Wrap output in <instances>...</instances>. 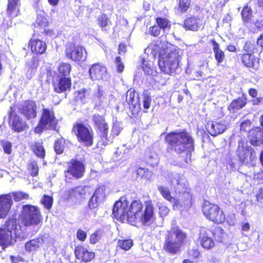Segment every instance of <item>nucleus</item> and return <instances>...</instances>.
<instances>
[{
    "label": "nucleus",
    "mask_w": 263,
    "mask_h": 263,
    "mask_svg": "<svg viewBox=\"0 0 263 263\" xmlns=\"http://www.w3.org/2000/svg\"><path fill=\"white\" fill-rule=\"evenodd\" d=\"M112 212L116 219L134 226H150L155 220L154 208L151 202H147L145 208L140 200H135L129 205L123 197L116 202Z\"/></svg>",
    "instance_id": "nucleus-1"
},
{
    "label": "nucleus",
    "mask_w": 263,
    "mask_h": 263,
    "mask_svg": "<svg viewBox=\"0 0 263 263\" xmlns=\"http://www.w3.org/2000/svg\"><path fill=\"white\" fill-rule=\"evenodd\" d=\"M145 52H150L155 56L158 54V66L164 73L171 75L174 73L179 66L183 54L181 49L167 42L159 40L151 43L145 49Z\"/></svg>",
    "instance_id": "nucleus-2"
},
{
    "label": "nucleus",
    "mask_w": 263,
    "mask_h": 263,
    "mask_svg": "<svg viewBox=\"0 0 263 263\" xmlns=\"http://www.w3.org/2000/svg\"><path fill=\"white\" fill-rule=\"evenodd\" d=\"M26 230L16 224V220L10 219L0 228V245L3 248L12 245L17 239L25 237Z\"/></svg>",
    "instance_id": "nucleus-3"
},
{
    "label": "nucleus",
    "mask_w": 263,
    "mask_h": 263,
    "mask_svg": "<svg viewBox=\"0 0 263 263\" xmlns=\"http://www.w3.org/2000/svg\"><path fill=\"white\" fill-rule=\"evenodd\" d=\"M186 237V234L181 230L178 227L173 228L165 235L163 250L171 254H177Z\"/></svg>",
    "instance_id": "nucleus-4"
},
{
    "label": "nucleus",
    "mask_w": 263,
    "mask_h": 263,
    "mask_svg": "<svg viewBox=\"0 0 263 263\" xmlns=\"http://www.w3.org/2000/svg\"><path fill=\"white\" fill-rule=\"evenodd\" d=\"M166 140L178 153L185 151L191 152L194 150L193 139L186 132L170 133L166 136Z\"/></svg>",
    "instance_id": "nucleus-5"
},
{
    "label": "nucleus",
    "mask_w": 263,
    "mask_h": 263,
    "mask_svg": "<svg viewBox=\"0 0 263 263\" xmlns=\"http://www.w3.org/2000/svg\"><path fill=\"white\" fill-rule=\"evenodd\" d=\"M19 220L24 224L23 227L25 230V227L39 224L42 220V216L38 207L27 204L23 207Z\"/></svg>",
    "instance_id": "nucleus-6"
},
{
    "label": "nucleus",
    "mask_w": 263,
    "mask_h": 263,
    "mask_svg": "<svg viewBox=\"0 0 263 263\" xmlns=\"http://www.w3.org/2000/svg\"><path fill=\"white\" fill-rule=\"evenodd\" d=\"M202 211L206 219L214 223H221L226 220L223 210L217 204L205 201L203 204Z\"/></svg>",
    "instance_id": "nucleus-7"
},
{
    "label": "nucleus",
    "mask_w": 263,
    "mask_h": 263,
    "mask_svg": "<svg viewBox=\"0 0 263 263\" xmlns=\"http://www.w3.org/2000/svg\"><path fill=\"white\" fill-rule=\"evenodd\" d=\"M58 121L52 109H43L40 123L34 129L36 133L40 134L44 129H55Z\"/></svg>",
    "instance_id": "nucleus-8"
},
{
    "label": "nucleus",
    "mask_w": 263,
    "mask_h": 263,
    "mask_svg": "<svg viewBox=\"0 0 263 263\" xmlns=\"http://www.w3.org/2000/svg\"><path fill=\"white\" fill-rule=\"evenodd\" d=\"M73 132L79 142L87 146H90L93 143V132L83 124H77L73 128Z\"/></svg>",
    "instance_id": "nucleus-9"
},
{
    "label": "nucleus",
    "mask_w": 263,
    "mask_h": 263,
    "mask_svg": "<svg viewBox=\"0 0 263 263\" xmlns=\"http://www.w3.org/2000/svg\"><path fill=\"white\" fill-rule=\"evenodd\" d=\"M93 121L97 126L101 140L99 142L101 144L106 145L108 142L107 133L108 131V124L104 118L99 115H95L92 118Z\"/></svg>",
    "instance_id": "nucleus-10"
},
{
    "label": "nucleus",
    "mask_w": 263,
    "mask_h": 263,
    "mask_svg": "<svg viewBox=\"0 0 263 263\" xmlns=\"http://www.w3.org/2000/svg\"><path fill=\"white\" fill-rule=\"evenodd\" d=\"M66 56L72 61L83 62L87 59V52L85 48L81 46H71L66 50Z\"/></svg>",
    "instance_id": "nucleus-11"
},
{
    "label": "nucleus",
    "mask_w": 263,
    "mask_h": 263,
    "mask_svg": "<svg viewBox=\"0 0 263 263\" xmlns=\"http://www.w3.org/2000/svg\"><path fill=\"white\" fill-rule=\"evenodd\" d=\"M237 153L243 162L253 161L256 158L254 149L250 146L247 145L244 141L239 142Z\"/></svg>",
    "instance_id": "nucleus-12"
},
{
    "label": "nucleus",
    "mask_w": 263,
    "mask_h": 263,
    "mask_svg": "<svg viewBox=\"0 0 263 263\" xmlns=\"http://www.w3.org/2000/svg\"><path fill=\"white\" fill-rule=\"evenodd\" d=\"M212 231L205 228L200 230L199 240L201 245L205 249L209 250L214 246V242L212 238Z\"/></svg>",
    "instance_id": "nucleus-13"
},
{
    "label": "nucleus",
    "mask_w": 263,
    "mask_h": 263,
    "mask_svg": "<svg viewBox=\"0 0 263 263\" xmlns=\"http://www.w3.org/2000/svg\"><path fill=\"white\" fill-rule=\"evenodd\" d=\"M91 192L89 186H78L69 191V196L74 198L79 202L88 197Z\"/></svg>",
    "instance_id": "nucleus-14"
},
{
    "label": "nucleus",
    "mask_w": 263,
    "mask_h": 263,
    "mask_svg": "<svg viewBox=\"0 0 263 263\" xmlns=\"http://www.w3.org/2000/svg\"><path fill=\"white\" fill-rule=\"evenodd\" d=\"M205 20L203 16L192 17L187 18L184 21V27L186 29L196 31L202 28L205 24Z\"/></svg>",
    "instance_id": "nucleus-15"
},
{
    "label": "nucleus",
    "mask_w": 263,
    "mask_h": 263,
    "mask_svg": "<svg viewBox=\"0 0 263 263\" xmlns=\"http://www.w3.org/2000/svg\"><path fill=\"white\" fill-rule=\"evenodd\" d=\"M18 108L21 112L28 119L36 117V105L34 102H25L19 106Z\"/></svg>",
    "instance_id": "nucleus-16"
},
{
    "label": "nucleus",
    "mask_w": 263,
    "mask_h": 263,
    "mask_svg": "<svg viewBox=\"0 0 263 263\" xmlns=\"http://www.w3.org/2000/svg\"><path fill=\"white\" fill-rule=\"evenodd\" d=\"M85 167L83 163L79 161L72 160L69 163L68 173L76 178H81L84 174Z\"/></svg>",
    "instance_id": "nucleus-17"
},
{
    "label": "nucleus",
    "mask_w": 263,
    "mask_h": 263,
    "mask_svg": "<svg viewBox=\"0 0 263 263\" xmlns=\"http://www.w3.org/2000/svg\"><path fill=\"white\" fill-rule=\"evenodd\" d=\"M106 73V68L99 64H93L89 69L90 77L92 80H102Z\"/></svg>",
    "instance_id": "nucleus-18"
},
{
    "label": "nucleus",
    "mask_w": 263,
    "mask_h": 263,
    "mask_svg": "<svg viewBox=\"0 0 263 263\" xmlns=\"http://www.w3.org/2000/svg\"><path fill=\"white\" fill-rule=\"evenodd\" d=\"M249 140L251 144L259 145L263 142V130L259 127H255L249 131Z\"/></svg>",
    "instance_id": "nucleus-19"
},
{
    "label": "nucleus",
    "mask_w": 263,
    "mask_h": 263,
    "mask_svg": "<svg viewBox=\"0 0 263 263\" xmlns=\"http://www.w3.org/2000/svg\"><path fill=\"white\" fill-rule=\"evenodd\" d=\"M29 47L33 53L41 54L45 52L47 45L43 41L39 39H31L29 43Z\"/></svg>",
    "instance_id": "nucleus-20"
},
{
    "label": "nucleus",
    "mask_w": 263,
    "mask_h": 263,
    "mask_svg": "<svg viewBox=\"0 0 263 263\" xmlns=\"http://www.w3.org/2000/svg\"><path fill=\"white\" fill-rule=\"evenodd\" d=\"M158 189L163 197L172 204L174 210L180 209L182 204H180L178 199L171 195V192L167 187L161 186H159Z\"/></svg>",
    "instance_id": "nucleus-21"
},
{
    "label": "nucleus",
    "mask_w": 263,
    "mask_h": 263,
    "mask_svg": "<svg viewBox=\"0 0 263 263\" xmlns=\"http://www.w3.org/2000/svg\"><path fill=\"white\" fill-rule=\"evenodd\" d=\"M12 203V200L9 195H5L0 197V218H4L7 216Z\"/></svg>",
    "instance_id": "nucleus-22"
},
{
    "label": "nucleus",
    "mask_w": 263,
    "mask_h": 263,
    "mask_svg": "<svg viewBox=\"0 0 263 263\" xmlns=\"http://www.w3.org/2000/svg\"><path fill=\"white\" fill-rule=\"evenodd\" d=\"M209 133L213 136H216L222 133L226 129L223 123L217 121H209L206 125Z\"/></svg>",
    "instance_id": "nucleus-23"
},
{
    "label": "nucleus",
    "mask_w": 263,
    "mask_h": 263,
    "mask_svg": "<svg viewBox=\"0 0 263 263\" xmlns=\"http://www.w3.org/2000/svg\"><path fill=\"white\" fill-rule=\"evenodd\" d=\"M75 254L78 258L84 261H89L95 257L93 252H89L87 249L82 246H78L75 250Z\"/></svg>",
    "instance_id": "nucleus-24"
},
{
    "label": "nucleus",
    "mask_w": 263,
    "mask_h": 263,
    "mask_svg": "<svg viewBox=\"0 0 263 263\" xmlns=\"http://www.w3.org/2000/svg\"><path fill=\"white\" fill-rule=\"evenodd\" d=\"M9 124L12 129L20 132L25 129V123L16 115L11 114L10 116Z\"/></svg>",
    "instance_id": "nucleus-25"
},
{
    "label": "nucleus",
    "mask_w": 263,
    "mask_h": 263,
    "mask_svg": "<svg viewBox=\"0 0 263 263\" xmlns=\"http://www.w3.org/2000/svg\"><path fill=\"white\" fill-rule=\"evenodd\" d=\"M187 187L184 188L186 190L183 193H181L179 194V199L178 200L180 204H182V206L179 210H182L184 209L189 208L192 204V196L187 191Z\"/></svg>",
    "instance_id": "nucleus-26"
},
{
    "label": "nucleus",
    "mask_w": 263,
    "mask_h": 263,
    "mask_svg": "<svg viewBox=\"0 0 263 263\" xmlns=\"http://www.w3.org/2000/svg\"><path fill=\"white\" fill-rule=\"evenodd\" d=\"M20 0H8L7 13L12 17L17 16L20 13Z\"/></svg>",
    "instance_id": "nucleus-27"
},
{
    "label": "nucleus",
    "mask_w": 263,
    "mask_h": 263,
    "mask_svg": "<svg viewBox=\"0 0 263 263\" xmlns=\"http://www.w3.org/2000/svg\"><path fill=\"white\" fill-rule=\"evenodd\" d=\"M170 181L174 186H182L183 188H186L187 183L182 175L179 174H172L170 177Z\"/></svg>",
    "instance_id": "nucleus-28"
},
{
    "label": "nucleus",
    "mask_w": 263,
    "mask_h": 263,
    "mask_svg": "<svg viewBox=\"0 0 263 263\" xmlns=\"http://www.w3.org/2000/svg\"><path fill=\"white\" fill-rule=\"evenodd\" d=\"M242 62L243 64L249 67H254L258 64V60L253 54L247 53L242 57Z\"/></svg>",
    "instance_id": "nucleus-29"
},
{
    "label": "nucleus",
    "mask_w": 263,
    "mask_h": 263,
    "mask_svg": "<svg viewBox=\"0 0 263 263\" xmlns=\"http://www.w3.org/2000/svg\"><path fill=\"white\" fill-rule=\"evenodd\" d=\"M137 178L149 181L152 180L153 173L146 168L139 167L135 171Z\"/></svg>",
    "instance_id": "nucleus-30"
},
{
    "label": "nucleus",
    "mask_w": 263,
    "mask_h": 263,
    "mask_svg": "<svg viewBox=\"0 0 263 263\" xmlns=\"http://www.w3.org/2000/svg\"><path fill=\"white\" fill-rule=\"evenodd\" d=\"M43 243V239L41 238H35L28 241L25 245V249L27 251L34 252L37 250Z\"/></svg>",
    "instance_id": "nucleus-31"
},
{
    "label": "nucleus",
    "mask_w": 263,
    "mask_h": 263,
    "mask_svg": "<svg viewBox=\"0 0 263 263\" xmlns=\"http://www.w3.org/2000/svg\"><path fill=\"white\" fill-rule=\"evenodd\" d=\"M247 103V98L245 96L233 100L230 104L229 109L234 111L235 110H238L243 107Z\"/></svg>",
    "instance_id": "nucleus-32"
},
{
    "label": "nucleus",
    "mask_w": 263,
    "mask_h": 263,
    "mask_svg": "<svg viewBox=\"0 0 263 263\" xmlns=\"http://www.w3.org/2000/svg\"><path fill=\"white\" fill-rule=\"evenodd\" d=\"M35 8L36 9L37 13L36 23L42 26H46L48 24L47 19L45 16V12L41 9L38 3H36Z\"/></svg>",
    "instance_id": "nucleus-33"
},
{
    "label": "nucleus",
    "mask_w": 263,
    "mask_h": 263,
    "mask_svg": "<svg viewBox=\"0 0 263 263\" xmlns=\"http://www.w3.org/2000/svg\"><path fill=\"white\" fill-rule=\"evenodd\" d=\"M126 100L128 105L136 107L139 102V99L134 89H130L127 91Z\"/></svg>",
    "instance_id": "nucleus-34"
},
{
    "label": "nucleus",
    "mask_w": 263,
    "mask_h": 263,
    "mask_svg": "<svg viewBox=\"0 0 263 263\" xmlns=\"http://www.w3.org/2000/svg\"><path fill=\"white\" fill-rule=\"evenodd\" d=\"M70 87V81L68 78L64 77L61 79L57 86L55 87V90L58 92L66 91Z\"/></svg>",
    "instance_id": "nucleus-35"
},
{
    "label": "nucleus",
    "mask_w": 263,
    "mask_h": 263,
    "mask_svg": "<svg viewBox=\"0 0 263 263\" xmlns=\"http://www.w3.org/2000/svg\"><path fill=\"white\" fill-rule=\"evenodd\" d=\"M213 51L215 57L218 64L223 62L225 55L224 52L220 49L219 44L215 41H212Z\"/></svg>",
    "instance_id": "nucleus-36"
},
{
    "label": "nucleus",
    "mask_w": 263,
    "mask_h": 263,
    "mask_svg": "<svg viewBox=\"0 0 263 263\" xmlns=\"http://www.w3.org/2000/svg\"><path fill=\"white\" fill-rule=\"evenodd\" d=\"M106 189L104 186L98 187L95 191L93 196L97 198L96 200L103 201L105 198Z\"/></svg>",
    "instance_id": "nucleus-37"
},
{
    "label": "nucleus",
    "mask_w": 263,
    "mask_h": 263,
    "mask_svg": "<svg viewBox=\"0 0 263 263\" xmlns=\"http://www.w3.org/2000/svg\"><path fill=\"white\" fill-rule=\"evenodd\" d=\"M212 236L217 241L222 242L224 238L225 233L221 227H217L212 231Z\"/></svg>",
    "instance_id": "nucleus-38"
},
{
    "label": "nucleus",
    "mask_w": 263,
    "mask_h": 263,
    "mask_svg": "<svg viewBox=\"0 0 263 263\" xmlns=\"http://www.w3.org/2000/svg\"><path fill=\"white\" fill-rule=\"evenodd\" d=\"M133 245L132 239L119 240L118 241V247L125 251L129 250Z\"/></svg>",
    "instance_id": "nucleus-39"
},
{
    "label": "nucleus",
    "mask_w": 263,
    "mask_h": 263,
    "mask_svg": "<svg viewBox=\"0 0 263 263\" xmlns=\"http://www.w3.org/2000/svg\"><path fill=\"white\" fill-rule=\"evenodd\" d=\"M70 70L71 65L67 63H62L58 67L59 73L63 76H67L69 74Z\"/></svg>",
    "instance_id": "nucleus-40"
},
{
    "label": "nucleus",
    "mask_w": 263,
    "mask_h": 263,
    "mask_svg": "<svg viewBox=\"0 0 263 263\" xmlns=\"http://www.w3.org/2000/svg\"><path fill=\"white\" fill-rule=\"evenodd\" d=\"M252 14V9L248 6H245L241 12L242 18L243 22H249Z\"/></svg>",
    "instance_id": "nucleus-41"
},
{
    "label": "nucleus",
    "mask_w": 263,
    "mask_h": 263,
    "mask_svg": "<svg viewBox=\"0 0 263 263\" xmlns=\"http://www.w3.org/2000/svg\"><path fill=\"white\" fill-rule=\"evenodd\" d=\"M32 149L37 156L41 158H43L45 156V149L40 143H36L32 147Z\"/></svg>",
    "instance_id": "nucleus-42"
},
{
    "label": "nucleus",
    "mask_w": 263,
    "mask_h": 263,
    "mask_svg": "<svg viewBox=\"0 0 263 263\" xmlns=\"http://www.w3.org/2000/svg\"><path fill=\"white\" fill-rule=\"evenodd\" d=\"M190 5V0H179L178 11L181 13L186 12L189 9Z\"/></svg>",
    "instance_id": "nucleus-43"
},
{
    "label": "nucleus",
    "mask_w": 263,
    "mask_h": 263,
    "mask_svg": "<svg viewBox=\"0 0 263 263\" xmlns=\"http://www.w3.org/2000/svg\"><path fill=\"white\" fill-rule=\"evenodd\" d=\"M41 203L48 210L51 209L53 203V198L51 196L44 195L41 199Z\"/></svg>",
    "instance_id": "nucleus-44"
},
{
    "label": "nucleus",
    "mask_w": 263,
    "mask_h": 263,
    "mask_svg": "<svg viewBox=\"0 0 263 263\" xmlns=\"http://www.w3.org/2000/svg\"><path fill=\"white\" fill-rule=\"evenodd\" d=\"M156 23L160 29H165L170 28L171 24L167 19L158 17L156 19Z\"/></svg>",
    "instance_id": "nucleus-45"
},
{
    "label": "nucleus",
    "mask_w": 263,
    "mask_h": 263,
    "mask_svg": "<svg viewBox=\"0 0 263 263\" xmlns=\"http://www.w3.org/2000/svg\"><path fill=\"white\" fill-rule=\"evenodd\" d=\"M159 214L162 217H165L170 212V209L162 203L158 204Z\"/></svg>",
    "instance_id": "nucleus-46"
},
{
    "label": "nucleus",
    "mask_w": 263,
    "mask_h": 263,
    "mask_svg": "<svg viewBox=\"0 0 263 263\" xmlns=\"http://www.w3.org/2000/svg\"><path fill=\"white\" fill-rule=\"evenodd\" d=\"M98 23L103 29L106 27L108 24V18L106 15L102 14L98 18Z\"/></svg>",
    "instance_id": "nucleus-47"
},
{
    "label": "nucleus",
    "mask_w": 263,
    "mask_h": 263,
    "mask_svg": "<svg viewBox=\"0 0 263 263\" xmlns=\"http://www.w3.org/2000/svg\"><path fill=\"white\" fill-rule=\"evenodd\" d=\"M63 142L64 140L63 139H59L55 142L54 150L58 154L62 153L63 151Z\"/></svg>",
    "instance_id": "nucleus-48"
},
{
    "label": "nucleus",
    "mask_w": 263,
    "mask_h": 263,
    "mask_svg": "<svg viewBox=\"0 0 263 263\" xmlns=\"http://www.w3.org/2000/svg\"><path fill=\"white\" fill-rule=\"evenodd\" d=\"M13 197L15 200L18 201L23 199H27L29 196L24 192L18 191L13 193Z\"/></svg>",
    "instance_id": "nucleus-49"
},
{
    "label": "nucleus",
    "mask_w": 263,
    "mask_h": 263,
    "mask_svg": "<svg viewBox=\"0 0 263 263\" xmlns=\"http://www.w3.org/2000/svg\"><path fill=\"white\" fill-rule=\"evenodd\" d=\"M152 99L151 97L146 93L143 94V107L145 109H148L150 107Z\"/></svg>",
    "instance_id": "nucleus-50"
},
{
    "label": "nucleus",
    "mask_w": 263,
    "mask_h": 263,
    "mask_svg": "<svg viewBox=\"0 0 263 263\" xmlns=\"http://www.w3.org/2000/svg\"><path fill=\"white\" fill-rule=\"evenodd\" d=\"M161 29L158 25H154L149 28V33L154 36H157L160 34Z\"/></svg>",
    "instance_id": "nucleus-51"
},
{
    "label": "nucleus",
    "mask_w": 263,
    "mask_h": 263,
    "mask_svg": "<svg viewBox=\"0 0 263 263\" xmlns=\"http://www.w3.org/2000/svg\"><path fill=\"white\" fill-rule=\"evenodd\" d=\"M142 69L146 74H149L151 71V64L150 62L143 60Z\"/></svg>",
    "instance_id": "nucleus-52"
},
{
    "label": "nucleus",
    "mask_w": 263,
    "mask_h": 263,
    "mask_svg": "<svg viewBox=\"0 0 263 263\" xmlns=\"http://www.w3.org/2000/svg\"><path fill=\"white\" fill-rule=\"evenodd\" d=\"M97 198L92 196L88 202V206L90 209H94L97 207L99 204L101 202V201L96 200Z\"/></svg>",
    "instance_id": "nucleus-53"
},
{
    "label": "nucleus",
    "mask_w": 263,
    "mask_h": 263,
    "mask_svg": "<svg viewBox=\"0 0 263 263\" xmlns=\"http://www.w3.org/2000/svg\"><path fill=\"white\" fill-rule=\"evenodd\" d=\"M87 237L86 232L84 231L79 229L77 232V238L80 241H84Z\"/></svg>",
    "instance_id": "nucleus-54"
},
{
    "label": "nucleus",
    "mask_w": 263,
    "mask_h": 263,
    "mask_svg": "<svg viewBox=\"0 0 263 263\" xmlns=\"http://www.w3.org/2000/svg\"><path fill=\"white\" fill-rule=\"evenodd\" d=\"M2 144L4 150V152L8 154H10L11 153L12 145L10 142L7 141L3 142Z\"/></svg>",
    "instance_id": "nucleus-55"
},
{
    "label": "nucleus",
    "mask_w": 263,
    "mask_h": 263,
    "mask_svg": "<svg viewBox=\"0 0 263 263\" xmlns=\"http://www.w3.org/2000/svg\"><path fill=\"white\" fill-rule=\"evenodd\" d=\"M100 239V235L98 232L92 234L89 237L90 242L92 244H95Z\"/></svg>",
    "instance_id": "nucleus-56"
},
{
    "label": "nucleus",
    "mask_w": 263,
    "mask_h": 263,
    "mask_svg": "<svg viewBox=\"0 0 263 263\" xmlns=\"http://www.w3.org/2000/svg\"><path fill=\"white\" fill-rule=\"evenodd\" d=\"M29 168L31 170L32 176H36L38 173V166L35 162H33L29 164Z\"/></svg>",
    "instance_id": "nucleus-57"
},
{
    "label": "nucleus",
    "mask_w": 263,
    "mask_h": 263,
    "mask_svg": "<svg viewBox=\"0 0 263 263\" xmlns=\"http://www.w3.org/2000/svg\"><path fill=\"white\" fill-rule=\"evenodd\" d=\"M115 63L116 64L118 71L119 72H122L124 69V65L121 63V58L119 57H118L116 59Z\"/></svg>",
    "instance_id": "nucleus-58"
},
{
    "label": "nucleus",
    "mask_w": 263,
    "mask_h": 263,
    "mask_svg": "<svg viewBox=\"0 0 263 263\" xmlns=\"http://www.w3.org/2000/svg\"><path fill=\"white\" fill-rule=\"evenodd\" d=\"M120 130L121 129L119 125L117 123L114 124L111 129V134L114 136H117L119 134Z\"/></svg>",
    "instance_id": "nucleus-59"
},
{
    "label": "nucleus",
    "mask_w": 263,
    "mask_h": 263,
    "mask_svg": "<svg viewBox=\"0 0 263 263\" xmlns=\"http://www.w3.org/2000/svg\"><path fill=\"white\" fill-rule=\"evenodd\" d=\"M254 25L257 29L259 31H263V20L259 19L257 20L255 23Z\"/></svg>",
    "instance_id": "nucleus-60"
},
{
    "label": "nucleus",
    "mask_w": 263,
    "mask_h": 263,
    "mask_svg": "<svg viewBox=\"0 0 263 263\" xmlns=\"http://www.w3.org/2000/svg\"><path fill=\"white\" fill-rule=\"evenodd\" d=\"M241 230L244 232H248L250 229V224L247 222H243L241 223Z\"/></svg>",
    "instance_id": "nucleus-61"
},
{
    "label": "nucleus",
    "mask_w": 263,
    "mask_h": 263,
    "mask_svg": "<svg viewBox=\"0 0 263 263\" xmlns=\"http://www.w3.org/2000/svg\"><path fill=\"white\" fill-rule=\"evenodd\" d=\"M256 198L258 202L263 203V189L259 190L256 195Z\"/></svg>",
    "instance_id": "nucleus-62"
},
{
    "label": "nucleus",
    "mask_w": 263,
    "mask_h": 263,
    "mask_svg": "<svg viewBox=\"0 0 263 263\" xmlns=\"http://www.w3.org/2000/svg\"><path fill=\"white\" fill-rule=\"evenodd\" d=\"M190 255L192 256L194 258H196L199 256L200 253L197 249L193 250L190 252Z\"/></svg>",
    "instance_id": "nucleus-63"
},
{
    "label": "nucleus",
    "mask_w": 263,
    "mask_h": 263,
    "mask_svg": "<svg viewBox=\"0 0 263 263\" xmlns=\"http://www.w3.org/2000/svg\"><path fill=\"white\" fill-rule=\"evenodd\" d=\"M79 96H78L80 99L83 100L85 97L86 90L81 89L78 91Z\"/></svg>",
    "instance_id": "nucleus-64"
}]
</instances>
